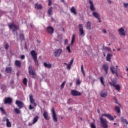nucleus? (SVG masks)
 <instances>
[{"mask_svg":"<svg viewBox=\"0 0 128 128\" xmlns=\"http://www.w3.org/2000/svg\"><path fill=\"white\" fill-rule=\"evenodd\" d=\"M10 28H14V30H12V33L14 34V36H18V32H16V30H18V27L16 25H14V23H10L8 24Z\"/></svg>","mask_w":128,"mask_h":128,"instance_id":"obj_1","label":"nucleus"},{"mask_svg":"<svg viewBox=\"0 0 128 128\" xmlns=\"http://www.w3.org/2000/svg\"><path fill=\"white\" fill-rule=\"evenodd\" d=\"M30 54L32 56V58H33V60L34 61V63L36 64V66H38V53H36V50H32L30 52Z\"/></svg>","mask_w":128,"mask_h":128,"instance_id":"obj_2","label":"nucleus"},{"mask_svg":"<svg viewBox=\"0 0 128 128\" xmlns=\"http://www.w3.org/2000/svg\"><path fill=\"white\" fill-rule=\"evenodd\" d=\"M100 120L102 124V126L103 128H108V120H106V119H104V118L100 117Z\"/></svg>","mask_w":128,"mask_h":128,"instance_id":"obj_3","label":"nucleus"},{"mask_svg":"<svg viewBox=\"0 0 128 128\" xmlns=\"http://www.w3.org/2000/svg\"><path fill=\"white\" fill-rule=\"evenodd\" d=\"M52 114L54 122H58V116H56V111H54V109H52Z\"/></svg>","mask_w":128,"mask_h":128,"instance_id":"obj_4","label":"nucleus"},{"mask_svg":"<svg viewBox=\"0 0 128 128\" xmlns=\"http://www.w3.org/2000/svg\"><path fill=\"white\" fill-rule=\"evenodd\" d=\"M2 122H6V126L7 128H12V123L10 121V120L6 117H4L2 118Z\"/></svg>","mask_w":128,"mask_h":128,"instance_id":"obj_5","label":"nucleus"},{"mask_svg":"<svg viewBox=\"0 0 128 128\" xmlns=\"http://www.w3.org/2000/svg\"><path fill=\"white\" fill-rule=\"evenodd\" d=\"M62 52V50L61 48H58L56 50V51L54 52V56L55 58H58L60 56V54Z\"/></svg>","mask_w":128,"mask_h":128,"instance_id":"obj_6","label":"nucleus"},{"mask_svg":"<svg viewBox=\"0 0 128 128\" xmlns=\"http://www.w3.org/2000/svg\"><path fill=\"white\" fill-rule=\"evenodd\" d=\"M79 32L80 36H84V31L82 24H79Z\"/></svg>","mask_w":128,"mask_h":128,"instance_id":"obj_7","label":"nucleus"},{"mask_svg":"<svg viewBox=\"0 0 128 128\" xmlns=\"http://www.w3.org/2000/svg\"><path fill=\"white\" fill-rule=\"evenodd\" d=\"M16 104L17 106L20 108H22L24 106V104L20 100H16Z\"/></svg>","mask_w":128,"mask_h":128,"instance_id":"obj_8","label":"nucleus"},{"mask_svg":"<svg viewBox=\"0 0 128 128\" xmlns=\"http://www.w3.org/2000/svg\"><path fill=\"white\" fill-rule=\"evenodd\" d=\"M102 116H105L106 118H108L110 120H114V118L112 116V115L107 114H102Z\"/></svg>","mask_w":128,"mask_h":128,"instance_id":"obj_9","label":"nucleus"},{"mask_svg":"<svg viewBox=\"0 0 128 128\" xmlns=\"http://www.w3.org/2000/svg\"><path fill=\"white\" fill-rule=\"evenodd\" d=\"M88 2L90 4V10L92 12H94L96 10V8H94V2L92 0H89Z\"/></svg>","mask_w":128,"mask_h":128,"instance_id":"obj_10","label":"nucleus"},{"mask_svg":"<svg viewBox=\"0 0 128 128\" xmlns=\"http://www.w3.org/2000/svg\"><path fill=\"white\" fill-rule=\"evenodd\" d=\"M12 98H11L8 97L4 100V104H12Z\"/></svg>","mask_w":128,"mask_h":128,"instance_id":"obj_11","label":"nucleus"},{"mask_svg":"<svg viewBox=\"0 0 128 128\" xmlns=\"http://www.w3.org/2000/svg\"><path fill=\"white\" fill-rule=\"evenodd\" d=\"M118 66H116V67L114 66H112L110 68V70L112 72V74H116L118 72Z\"/></svg>","mask_w":128,"mask_h":128,"instance_id":"obj_12","label":"nucleus"},{"mask_svg":"<svg viewBox=\"0 0 128 128\" xmlns=\"http://www.w3.org/2000/svg\"><path fill=\"white\" fill-rule=\"evenodd\" d=\"M29 98L30 104H32L34 106H36V103L34 102V96H32V95H30Z\"/></svg>","mask_w":128,"mask_h":128,"instance_id":"obj_13","label":"nucleus"},{"mask_svg":"<svg viewBox=\"0 0 128 128\" xmlns=\"http://www.w3.org/2000/svg\"><path fill=\"white\" fill-rule=\"evenodd\" d=\"M46 32L48 34H54V28L52 26H48L46 28Z\"/></svg>","mask_w":128,"mask_h":128,"instance_id":"obj_14","label":"nucleus"},{"mask_svg":"<svg viewBox=\"0 0 128 128\" xmlns=\"http://www.w3.org/2000/svg\"><path fill=\"white\" fill-rule=\"evenodd\" d=\"M71 94L72 96H80V92L76 90H72Z\"/></svg>","mask_w":128,"mask_h":128,"instance_id":"obj_15","label":"nucleus"},{"mask_svg":"<svg viewBox=\"0 0 128 128\" xmlns=\"http://www.w3.org/2000/svg\"><path fill=\"white\" fill-rule=\"evenodd\" d=\"M28 72L31 76H36V72L32 70V66L28 67Z\"/></svg>","mask_w":128,"mask_h":128,"instance_id":"obj_16","label":"nucleus"},{"mask_svg":"<svg viewBox=\"0 0 128 128\" xmlns=\"http://www.w3.org/2000/svg\"><path fill=\"white\" fill-rule=\"evenodd\" d=\"M44 68H51L52 65L50 63H47L44 62Z\"/></svg>","mask_w":128,"mask_h":128,"instance_id":"obj_17","label":"nucleus"},{"mask_svg":"<svg viewBox=\"0 0 128 128\" xmlns=\"http://www.w3.org/2000/svg\"><path fill=\"white\" fill-rule=\"evenodd\" d=\"M118 31L120 34L121 36H126V33H124V28H120Z\"/></svg>","mask_w":128,"mask_h":128,"instance_id":"obj_18","label":"nucleus"},{"mask_svg":"<svg viewBox=\"0 0 128 128\" xmlns=\"http://www.w3.org/2000/svg\"><path fill=\"white\" fill-rule=\"evenodd\" d=\"M92 22L90 21L86 23V30H92Z\"/></svg>","mask_w":128,"mask_h":128,"instance_id":"obj_19","label":"nucleus"},{"mask_svg":"<svg viewBox=\"0 0 128 128\" xmlns=\"http://www.w3.org/2000/svg\"><path fill=\"white\" fill-rule=\"evenodd\" d=\"M100 96L102 98H106L108 96V94L106 92L102 91L100 92Z\"/></svg>","mask_w":128,"mask_h":128,"instance_id":"obj_20","label":"nucleus"},{"mask_svg":"<svg viewBox=\"0 0 128 128\" xmlns=\"http://www.w3.org/2000/svg\"><path fill=\"white\" fill-rule=\"evenodd\" d=\"M92 16H94L96 18H100V14L96 12H93Z\"/></svg>","mask_w":128,"mask_h":128,"instance_id":"obj_21","label":"nucleus"},{"mask_svg":"<svg viewBox=\"0 0 128 128\" xmlns=\"http://www.w3.org/2000/svg\"><path fill=\"white\" fill-rule=\"evenodd\" d=\"M76 40V35L73 34L72 38V41H71V46H72L74 43V40Z\"/></svg>","mask_w":128,"mask_h":128,"instance_id":"obj_22","label":"nucleus"},{"mask_svg":"<svg viewBox=\"0 0 128 128\" xmlns=\"http://www.w3.org/2000/svg\"><path fill=\"white\" fill-rule=\"evenodd\" d=\"M70 12L72 14H74L75 16L76 15V8L74 6H72L70 10Z\"/></svg>","mask_w":128,"mask_h":128,"instance_id":"obj_23","label":"nucleus"},{"mask_svg":"<svg viewBox=\"0 0 128 128\" xmlns=\"http://www.w3.org/2000/svg\"><path fill=\"white\" fill-rule=\"evenodd\" d=\"M104 70L106 72V74H108V66L106 64H104L102 66Z\"/></svg>","mask_w":128,"mask_h":128,"instance_id":"obj_24","label":"nucleus"},{"mask_svg":"<svg viewBox=\"0 0 128 128\" xmlns=\"http://www.w3.org/2000/svg\"><path fill=\"white\" fill-rule=\"evenodd\" d=\"M115 110L116 112H118V116L120 114V108L118 106H116L115 107Z\"/></svg>","mask_w":128,"mask_h":128,"instance_id":"obj_25","label":"nucleus"},{"mask_svg":"<svg viewBox=\"0 0 128 128\" xmlns=\"http://www.w3.org/2000/svg\"><path fill=\"white\" fill-rule=\"evenodd\" d=\"M35 8L37 10H42V6L41 4H35Z\"/></svg>","mask_w":128,"mask_h":128,"instance_id":"obj_26","label":"nucleus"},{"mask_svg":"<svg viewBox=\"0 0 128 128\" xmlns=\"http://www.w3.org/2000/svg\"><path fill=\"white\" fill-rule=\"evenodd\" d=\"M44 117V118L46 120H48V112H44L43 114Z\"/></svg>","mask_w":128,"mask_h":128,"instance_id":"obj_27","label":"nucleus"},{"mask_svg":"<svg viewBox=\"0 0 128 128\" xmlns=\"http://www.w3.org/2000/svg\"><path fill=\"white\" fill-rule=\"evenodd\" d=\"M112 55L108 54H107V56H106V60H108V62H110V60H111V58L112 56Z\"/></svg>","mask_w":128,"mask_h":128,"instance_id":"obj_28","label":"nucleus"},{"mask_svg":"<svg viewBox=\"0 0 128 128\" xmlns=\"http://www.w3.org/2000/svg\"><path fill=\"white\" fill-rule=\"evenodd\" d=\"M15 64H16V66H18L20 68V64H21V62L20 61L18 60H16L15 62Z\"/></svg>","mask_w":128,"mask_h":128,"instance_id":"obj_29","label":"nucleus"},{"mask_svg":"<svg viewBox=\"0 0 128 128\" xmlns=\"http://www.w3.org/2000/svg\"><path fill=\"white\" fill-rule=\"evenodd\" d=\"M38 120V116H36L33 120L32 124H36Z\"/></svg>","mask_w":128,"mask_h":128,"instance_id":"obj_30","label":"nucleus"},{"mask_svg":"<svg viewBox=\"0 0 128 128\" xmlns=\"http://www.w3.org/2000/svg\"><path fill=\"white\" fill-rule=\"evenodd\" d=\"M48 12L49 16L52 14V8H49Z\"/></svg>","mask_w":128,"mask_h":128,"instance_id":"obj_31","label":"nucleus"},{"mask_svg":"<svg viewBox=\"0 0 128 128\" xmlns=\"http://www.w3.org/2000/svg\"><path fill=\"white\" fill-rule=\"evenodd\" d=\"M14 112H16V114H20V110L18 108H14Z\"/></svg>","mask_w":128,"mask_h":128,"instance_id":"obj_32","label":"nucleus"},{"mask_svg":"<svg viewBox=\"0 0 128 128\" xmlns=\"http://www.w3.org/2000/svg\"><path fill=\"white\" fill-rule=\"evenodd\" d=\"M76 84H77V86H80V83L82 82L80 81V78H77L76 80Z\"/></svg>","mask_w":128,"mask_h":128,"instance_id":"obj_33","label":"nucleus"},{"mask_svg":"<svg viewBox=\"0 0 128 128\" xmlns=\"http://www.w3.org/2000/svg\"><path fill=\"white\" fill-rule=\"evenodd\" d=\"M12 70V67L6 68V72H10Z\"/></svg>","mask_w":128,"mask_h":128,"instance_id":"obj_34","label":"nucleus"},{"mask_svg":"<svg viewBox=\"0 0 128 128\" xmlns=\"http://www.w3.org/2000/svg\"><path fill=\"white\" fill-rule=\"evenodd\" d=\"M20 38L21 40H24V36L22 33L20 34Z\"/></svg>","mask_w":128,"mask_h":128,"instance_id":"obj_35","label":"nucleus"},{"mask_svg":"<svg viewBox=\"0 0 128 128\" xmlns=\"http://www.w3.org/2000/svg\"><path fill=\"white\" fill-rule=\"evenodd\" d=\"M122 122H123L124 124H128V120H126V119L122 118Z\"/></svg>","mask_w":128,"mask_h":128,"instance_id":"obj_36","label":"nucleus"},{"mask_svg":"<svg viewBox=\"0 0 128 128\" xmlns=\"http://www.w3.org/2000/svg\"><path fill=\"white\" fill-rule=\"evenodd\" d=\"M109 84L110 86H116V83L114 81H113L112 82H110Z\"/></svg>","mask_w":128,"mask_h":128,"instance_id":"obj_37","label":"nucleus"},{"mask_svg":"<svg viewBox=\"0 0 128 128\" xmlns=\"http://www.w3.org/2000/svg\"><path fill=\"white\" fill-rule=\"evenodd\" d=\"M23 83H24V86H26V84H28V79H26V78H24L23 80Z\"/></svg>","mask_w":128,"mask_h":128,"instance_id":"obj_38","label":"nucleus"},{"mask_svg":"<svg viewBox=\"0 0 128 128\" xmlns=\"http://www.w3.org/2000/svg\"><path fill=\"white\" fill-rule=\"evenodd\" d=\"M90 128H96V124H94V123L92 122L90 124Z\"/></svg>","mask_w":128,"mask_h":128,"instance_id":"obj_39","label":"nucleus"},{"mask_svg":"<svg viewBox=\"0 0 128 128\" xmlns=\"http://www.w3.org/2000/svg\"><path fill=\"white\" fill-rule=\"evenodd\" d=\"M114 87L117 90H120V85L116 84Z\"/></svg>","mask_w":128,"mask_h":128,"instance_id":"obj_40","label":"nucleus"},{"mask_svg":"<svg viewBox=\"0 0 128 128\" xmlns=\"http://www.w3.org/2000/svg\"><path fill=\"white\" fill-rule=\"evenodd\" d=\"M66 50L68 51V52H69L70 54V52H72V50H70V46H68L66 48Z\"/></svg>","mask_w":128,"mask_h":128,"instance_id":"obj_41","label":"nucleus"},{"mask_svg":"<svg viewBox=\"0 0 128 128\" xmlns=\"http://www.w3.org/2000/svg\"><path fill=\"white\" fill-rule=\"evenodd\" d=\"M66 84V82L64 81L61 84L60 88L61 90H62L64 88V85Z\"/></svg>","mask_w":128,"mask_h":128,"instance_id":"obj_42","label":"nucleus"},{"mask_svg":"<svg viewBox=\"0 0 128 128\" xmlns=\"http://www.w3.org/2000/svg\"><path fill=\"white\" fill-rule=\"evenodd\" d=\"M100 82L101 84H103V86H104V79L102 78V77L100 78Z\"/></svg>","mask_w":128,"mask_h":128,"instance_id":"obj_43","label":"nucleus"},{"mask_svg":"<svg viewBox=\"0 0 128 128\" xmlns=\"http://www.w3.org/2000/svg\"><path fill=\"white\" fill-rule=\"evenodd\" d=\"M124 8H128V3H124V6H123Z\"/></svg>","mask_w":128,"mask_h":128,"instance_id":"obj_44","label":"nucleus"},{"mask_svg":"<svg viewBox=\"0 0 128 128\" xmlns=\"http://www.w3.org/2000/svg\"><path fill=\"white\" fill-rule=\"evenodd\" d=\"M0 110H1V112H3V114H6V112L4 111V108H0Z\"/></svg>","mask_w":128,"mask_h":128,"instance_id":"obj_45","label":"nucleus"},{"mask_svg":"<svg viewBox=\"0 0 128 128\" xmlns=\"http://www.w3.org/2000/svg\"><path fill=\"white\" fill-rule=\"evenodd\" d=\"M66 66L68 70H70V68H72V65H70V64H67Z\"/></svg>","mask_w":128,"mask_h":128,"instance_id":"obj_46","label":"nucleus"},{"mask_svg":"<svg viewBox=\"0 0 128 128\" xmlns=\"http://www.w3.org/2000/svg\"><path fill=\"white\" fill-rule=\"evenodd\" d=\"M34 107L33 106H32V104H30L28 108H29V110H34Z\"/></svg>","mask_w":128,"mask_h":128,"instance_id":"obj_47","label":"nucleus"},{"mask_svg":"<svg viewBox=\"0 0 128 128\" xmlns=\"http://www.w3.org/2000/svg\"><path fill=\"white\" fill-rule=\"evenodd\" d=\"M81 72L82 74H84V66L82 65L81 66Z\"/></svg>","mask_w":128,"mask_h":128,"instance_id":"obj_48","label":"nucleus"},{"mask_svg":"<svg viewBox=\"0 0 128 128\" xmlns=\"http://www.w3.org/2000/svg\"><path fill=\"white\" fill-rule=\"evenodd\" d=\"M106 50H108V52H112V48H110L106 47Z\"/></svg>","mask_w":128,"mask_h":128,"instance_id":"obj_49","label":"nucleus"},{"mask_svg":"<svg viewBox=\"0 0 128 128\" xmlns=\"http://www.w3.org/2000/svg\"><path fill=\"white\" fill-rule=\"evenodd\" d=\"M72 64H74V59H72V60L70 61V63H69V64H70V65L72 66Z\"/></svg>","mask_w":128,"mask_h":128,"instance_id":"obj_50","label":"nucleus"},{"mask_svg":"<svg viewBox=\"0 0 128 128\" xmlns=\"http://www.w3.org/2000/svg\"><path fill=\"white\" fill-rule=\"evenodd\" d=\"M14 84V80H12L10 82V84L11 86H13Z\"/></svg>","mask_w":128,"mask_h":128,"instance_id":"obj_51","label":"nucleus"},{"mask_svg":"<svg viewBox=\"0 0 128 128\" xmlns=\"http://www.w3.org/2000/svg\"><path fill=\"white\" fill-rule=\"evenodd\" d=\"M26 58V56H24V55H22L20 56V58L21 60H24V58Z\"/></svg>","mask_w":128,"mask_h":128,"instance_id":"obj_52","label":"nucleus"},{"mask_svg":"<svg viewBox=\"0 0 128 128\" xmlns=\"http://www.w3.org/2000/svg\"><path fill=\"white\" fill-rule=\"evenodd\" d=\"M51 5H52V0H48V6H51Z\"/></svg>","mask_w":128,"mask_h":128,"instance_id":"obj_53","label":"nucleus"},{"mask_svg":"<svg viewBox=\"0 0 128 128\" xmlns=\"http://www.w3.org/2000/svg\"><path fill=\"white\" fill-rule=\"evenodd\" d=\"M6 50H8V44H6L5 46Z\"/></svg>","mask_w":128,"mask_h":128,"instance_id":"obj_54","label":"nucleus"},{"mask_svg":"<svg viewBox=\"0 0 128 128\" xmlns=\"http://www.w3.org/2000/svg\"><path fill=\"white\" fill-rule=\"evenodd\" d=\"M107 2L110 4H112V1H110V0H107Z\"/></svg>","mask_w":128,"mask_h":128,"instance_id":"obj_55","label":"nucleus"},{"mask_svg":"<svg viewBox=\"0 0 128 128\" xmlns=\"http://www.w3.org/2000/svg\"><path fill=\"white\" fill-rule=\"evenodd\" d=\"M68 41L67 40V39L65 40H64V44H68Z\"/></svg>","mask_w":128,"mask_h":128,"instance_id":"obj_56","label":"nucleus"},{"mask_svg":"<svg viewBox=\"0 0 128 128\" xmlns=\"http://www.w3.org/2000/svg\"><path fill=\"white\" fill-rule=\"evenodd\" d=\"M97 19L98 20L99 22H102V21L100 20V17L97 18Z\"/></svg>","mask_w":128,"mask_h":128,"instance_id":"obj_57","label":"nucleus"},{"mask_svg":"<svg viewBox=\"0 0 128 128\" xmlns=\"http://www.w3.org/2000/svg\"><path fill=\"white\" fill-rule=\"evenodd\" d=\"M103 32L104 33V34H106V30H103Z\"/></svg>","mask_w":128,"mask_h":128,"instance_id":"obj_58","label":"nucleus"},{"mask_svg":"<svg viewBox=\"0 0 128 128\" xmlns=\"http://www.w3.org/2000/svg\"><path fill=\"white\" fill-rule=\"evenodd\" d=\"M115 74H116V76H118V72H116L115 73Z\"/></svg>","mask_w":128,"mask_h":128,"instance_id":"obj_59","label":"nucleus"},{"mask_svg":"<svg viewBox=\"0 0 128 128\" xmlns=\"http://www.w3.org/2000/svg\"><path fill=\"white\" fill-rule=\"evenodd\" d=\"M30 26H31V28H33L34 25H33L32 24H30Z\"/></svg>","mask_w":128,"mask_h":128,"instance_id":"obj_60","label":"nucleus"},{"mask_svg":"<svg viewBox=\"0 0 128 128\" xmlns=\"http://www.w3.org/2000/svg\"><path fill=\"white\" fill-rule=\"evenodd\" d=\"M88 78H90V80L92 78V76H88Z\"/></svg>","mask_w":128,"mask_h":128,"instance_id":"obj_61","label":"nucleus"},{"mask_svg":"<svg viewBox=\"0 0 128 128\" xmlns=\"http://www.w3.org/2000/svg\"><path fill=\"white\" fill-rule=\"evenodd\" d=\"M64 64H65L66 66H68V64H66V63H64Z\"/></svg>","mask_w":128,"mask_h":128,"instance_id":"obj_62","label":"nucleus"},{"mask_svg":"<svg viewBox=\"0 0 128 128\" xmlns=\"http://www.w3.org/2000/svg\"><path fill=\"white\" fill-rule=\"evenodd\" d=\"M83 74V76H86V74H84V73H82Z\"/></svg>","mask_w":128,"mask_h":128,"instance_id":"obj_63","label":"nucleus"},{"mask_svg":"<svg viewBox=\"0 0 128 128\" xmlns=\"http://www.w3.org/2000/svg\"><path fill=\"white\" fill-rule=\"evenodd\" d=\"M118 50L120 51V48H118Z\"/></svg>","mask_w":128,"mask_h":128,"instance_id":"obj_64","label":"nucleus"}]
</instances>
